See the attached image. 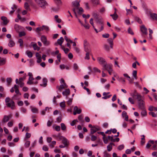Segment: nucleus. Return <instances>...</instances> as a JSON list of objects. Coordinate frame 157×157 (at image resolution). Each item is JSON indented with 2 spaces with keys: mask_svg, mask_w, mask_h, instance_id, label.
Here are the masks:
<instances>
[{
  "mask_svg": "<svg viewBox=\"0 0 157 157\" xmlns=\"http://www.w3.org/2000/svg\"><path fill=\"white\" fill-rule=\"evenodd\" d=\"M33 42H32L31 43V44L32 45V46L34 50H37V51H39L40 49V48L38 47L37 44L36 43L33 44H33Z\"/></svg>",
  "mask_w": 157,
  "mask_h": 157,
  "instance_id": "obj_20",
  "label": "nucleus"
},
{
  "mask_svg": "<svg viewBox=\"0 0 157 157\" xmlns=\"http://www.w3.org/2000/svg\"><path fill=\"white\" fill-rule=\"evenodd\" d=\"M60 106L62 108H64L65 107V104L64 101L60 103Z\"/></svg>",
  "mask_w": 157,
  "mask_h": 157,
  "instance_id": "obj_60",
  "label": "nucleus"
},
{
  "mask_svg": "<svg viewBox=\"0 0 157 157\" xmlns=\"http://www.w3.org/2000/svg\"><path fill=\"white\" fill-rule=\"evenodd\" d=\"M36 141H34L31 144V147H30L29 148V150L31 151V148L33 147L36 144Z\"/></svg>",
  "mask_w": 157,
  "mask_h": 157,
  "instance_id": "obj_50",
  "label": "nucleus"
},
{
  "mask_svg": "<svg viewBox=\"0 0 157 157\" xmlns=\"http://www.w3.org/2000/svg\"><path fill=\"white\" fill-rule=\"evenodd\" d=\"M133 77L136 79H137V71H133L132 73Z\"/></svg>",
  "mask_w": 157,
  "mask_h": 157,
  "instance_id": "obj_37",
  "label": "nucleus"
},
{
  "mask_svg": "<svg viewBox=\"0 0 157 157\" xmlns=\"http://www.w3.org/2000/svg\"><path fill=\"white\" fill-rule=\"evenodd\" d=\"M103 48L104 49L108 52H109L110 51V46H109L108 45L106 44H105L103 46Z\"/></svg>",
  "mask_w": 157,
  "mask_h": 157,
  "instance_id": "obj_23",
  "label": "nucleus"
},
{
  "mask_svg": "<svg viewBox=\"0 0 157 157\" xmlns=\"http://www.w3.org/2000/svg\"><path fill=\"white\" fill-rule=\"evenodd\" d=\"M113 40L112 38H109L107 40V41L110 44V47L112 49L113 48Z\"/></svg>",
  "mask_w": 157,
  "mask_h": 157,
  "instance_id": "obj_18",
  "label": "nucleus"
},
{
  "mask_svg": "<svg viewBox=\"0 0 157 157\" xmlns=\"http://www.w3.org/2000/svg\"><path fill=\"white\" fill-rule=\"evenodd\" d=\"M47 80L46 78H43L42 79V83L40 84V86L43 87H45L47 85Z\"/></svg>",
  "mask_w": 157,
  "mask_h": 157,
  "instance_id": "obj_13",
  "label": "nucleus"
},
{
  "mask_svg": "<svg viewBox=\"0 0 157 157\" xmlns=\"http://www.w3.org/2000/svg\"><path fill=\"white\" fill-rule=\"evenodd\" d=\"M139 93H137L136 90H135L134 91V92L131 94V95L133 97V98H135V97H136L137 95Z\"/></svg>",
  "mask_w": 157,
  "mask_h": 157,
  "instance_id": "obj_26",
  "label": "nucleus"
},
{
  "mask_svg": "<svg viewBox=\"0 0 157 157\" xmlns=\"http://www.w3.org/2000/svg\"><path fill=\"white\" fill-rule=\"evenodd\" d=\"M59 67H60V68L62 70L64 69L65 67L67 69H68V67H65V65L64 64L60 65L59 66Z\"/></svg>",
  "mask_w": 157,
  "mask_h": 157,
  "instance_id": "obj_56",
  "label": "nucleus"
},
{
  "mask_svg": "<svg viewBox=\"0 0 157 157\" xmlns=\"http://www.w3.org/2000/svg\"><path fill=\"white\" fill-rule=\"evenodd\" d=\"M90 52H86V56L85 57V59H90L89 54Z\"/></svg>",
  "mask_w": 157,
  "mask_h": 157,
  "instance_id": "obj_46",
  "label": "nucleus"
},
{
  "mask_svg": "<svg viewBox=\"0 0 157 157\" xmlns=\"http://www.w3.org/2000/svg\"><path fill=\"white\" fill-rule=\"evenodd\" d=\"M25 35L26 33L25 32L22 31L19 33V36L20 37H21L25 36Z\"/></svg>",
  "mask_w": 157,
  "mask_h": 157,
  "instance_id": "obj_52",
  "label": "nucleus"
},
{
  "mask_svg": "<svg viewBox=\"0 0 157 157\" xmlns=\"http://www.w3.org/2000/svg\"><path fill=\"white\" fill-rule=\"evenodd\" d=\"M56 141H52V143L49 144V146L53 148L54 147V145L56 144Z\"/></svg>",
  "mask_w": 157,
  "mask_h": 157,
  "instance_id": "obj_48",
  "label": "nucleus"
},
{
  "mask_svg": "<svg viewBox=\"0 0 157 157\" xmlns=\"http://www.w3.org/2000/svg\"><path fill=\"white\" fill-rule=\"evenodd\" d=\"M27 75L26 74H25L23 77L20 78H19V82H22L24 81L26 78Z\"/></svg>",
  "mask_w": 157,
  "mask_h": 157,
  "instance_id": "obj_40",
  "label": "nucleus"
},
{
  "mask_svg": "<svg viewBox=\"0 0 157 157\" xmlns=\"http://www.w3.org/2000/svg\"><path fill=\"white\" fill-rule=\"evenodd\" d=\"M43 30L42 27H38L36 28V32L38 33L39 32Z\"/></svg>",
  "mask_w": 157,
  "mask_h": 157,
  "instance_id": "obj_51",
  "label": "nucleus"
},
{
  "mask_svg": "<svg viewBox=\"0 0 157 157\" xmlns=\"http://www.w3.org/2000/svg\"><path fill=\"white\" fill-rule=\"evenodd\" d=\"M25 53L30 58L32 57L33 56V53L30 51H27Z\"/></svg>",
  "mask_w": 157,
  "mask_h": 157,
  "instance_id": "obj_25",
  "label": "nucleus"
},
{
  "mask_svg": "<svg viewBox=\"0 0 157 157\" xmlns=\"http://www.w3.org/2000/svg\"><path fill=\"white\" fill-rule=\"evenodd\" d=\"M83 47L84 50L86 52H91L90 44L86 40H85L83 41Z\"/></svg>",
  "mask_w": 157,
  "mask_h": 157,
  "instance_id": "obj_2",
  "label": "nucleus"
},
{
  "mask_svg": "<svg viewBox=\"0 0 157 157\" xmlns=\"http://www.w3.org/2000/svg\"><path fill=\"white\" fill-rule=\"evenodd\" d=\"M73 68L75 70H77L78 68V65L76 63H75L73 65Z\"/></svg>",
  "mask_w": 157,
  "mask_h": 157,
  "instance_id": "obj_63",
  "label": "nucleus"
},
{
  "mask_svg": "<svg viewBox=\"0 0 157 157\" xmlns=\"http://www.w3.org/2000/svg\"><path fill=\"white\" fill-rule=\"evenodd\" d=\"M78 119L79 121L81 123H83L84 121L82 115H79L78 117Z\"/></svg>",
  "mask_w": 157,
  "mask_h": 157,
  "instance_id": "obj_38",
  "label": "nucleus"
},
{
  "mask_svg": "<svg viewBox=\"0 0 157 157\" xmlns=\"http://www.w3.org/2000/svg\"><path fill=\"white\" fill-rule=\"evenodd\" d=\"M150 115H151L152 116L154 117H156V114L154 112H150L149 113Z\"/></svg>",
  "mask_w": 157,
  "mask_h": 157,
  "instance_id": "obj_59",
  "label": "nucleus"
},
{
  "mask_svg": "<svg viewBox=\"0 0 157 157\" xmlns=\"http://www.w3.org/2000/svg\"><path fill=\"white\" fill-rule=\"evenodd\" d=\"M150 14L151 17L153 19L157 21V14L155 13H150Z\"/></svg>",
  "mask_w": 157,
  "mask_h": 157,
  "instance_id": "obj_16",
  "label": "nucleus"
},
{
  "mask_svg": "<svg viewBox=\"0 0 157 157\" xmlns=\"http://www.w3.org/2000/svg\"><path fill=\"white\" fill-rule=\"evenodd\" d=\"M60 83L61 84L59 86H57V88L58 89L61 91L62 89H64L68 87V86L67 85L66 83L65 82L64 80L63 79H61L60 80Z\"/></svg>",
  "mask_w": 157,
  "mask_h": 157,
  "instance_id": "obj_4",
  "label": "nucleus"
},
{
  "mask_svg": "<svg viewBox=\"0 0 157 157\" xmlns=\"http://www.w3.org/2000/svg\"><path fill=\"white\" fill-rule=\"evenodd\" d=\"M32 108L31 111L33 113H37L38 111V109L36 108H32V107H31Z\"/></svg>",
  "mask_w": 157,
  "mask_h": 157,
  "instance_id": "obj_41",
  "label": "nucleus"
},
{
  "mask_svg": "<svg viewBox=\"0 0 157 157\" xmlns=\"http://www.w3.org/2000/svg\"><path fill=\"white\" fill-rule=\"evenodd\" d=\"M128 101L132 104H134V101L132 98H128Z\"/></svg>",
  "mask_w": 157,
  "mask_h": 157,
  "instance_id": "obj_61",
  "label": "nucleus"
},
{
  "mask_svg": "<svg viewBox=\"0 0 157 157\" xmlns=\"http://www.w3.org/2000/svg\"><path fill=\"white\" fill-rule=\"evenodd\" d=\"M142 96L139 94L136 97V98L137 99L138 102L140 101H143L142 99Z\"/></svg>",
  "mask_w": 157,
  "mask_h": 157,
  "instance_id": "obj_31",
  "label": "nucleus"
},
{
  "mask_svg": "<svg viewBox=\"0 0 157 157\" xmlns=\"http://www.w3.org/2000/svg\"><path fill=\"white\" fill-rule=\"evenodd\" d=\"M140 29L141 32L143 34L147 35V29L144 25H143L140 26Z\"/></svg>",
  "mask_w": 157,
  "mask_h": 157,
  "instance_id": "obj_11",
  "label": "nucleus"
},
{
  "mask_svg": "<svg viewBox=\"0 0 157 157\" xmlns=\"http://www.w3.org/2000/svg\"><path fill=\"white\" fill-rule=\"evenodd\" d=\"M36 3L40 7L44 8L47 5V3L44 0H34Z\"/></svg>",
  "mask_w": 157,
  "mask_h": 157,
  "instance_id": "obj_3",
  "label": "nucleus"
},
{
  "mask_svg": "<svg viewBox=\"0 0 157 157\" xmlns=\"http://www.w3.org/2000/svg\"><path fill=\"white\" fill-rule=\"evenodd\" d=\"M92 3L94 5H97L99 4V0H91Z\"/></svg>",
  "mask_w": 157,
  "mask_h": 157,
  "instance_id": "obj_33",
  "label": "nucleus"
},
{
  "mask_svg": "<svg viewBox=\"0 0 157 157\" xmlns=\"http://www.w3.org/2000/svg\"><path fill=\"white\" fill-rule=\"evenodd\" d=\"M64 40V39L63 37H61L59 39L57 40V43L60 46H62V44Z\"/></svg>",
  "mask_w": 157,
  "mask_h": 157,
  "instance_id": "obj_22",
  "label": "nucleus"
},
{
  "mask_svg": "<svg viewBox=\"0 0 157 157\" xmlns=\"http://www.w3.org/2000/svg\"><path fill=\"white\" fill-rule=\"evenodd\" d=\"M40 40L41 41L45 46H48L50 45V42L47 40L46 37L44 36H42L41 37Z\"/></svg>",
  "mask_w": 157,
  "mask_h": 157,
  "instance_id": "obj_5",
  "label": "nucleus"
},
{
  "mask_svg": "<svg viewBox=\"0 0 157 157\" xmlns=\"http://www.w3.org/2000/svg\"><path fill=\"white\" fill-rule=\"evenodd\" d=\"M110 16L112 17L114 21L116 20L117 19L118 17V16L116 12H114L113 14H110Z\"/></svg>",
  "mask_w": 157,
  "mask_h": 157,
  "instance_id": "obj_19",
  "label": "nucleus"
},
{
  "mask_svg": "<svg viewBox=\"0 0 157 157\" xmlns=\"http://www.w3.org/2000/svg\"><path fill=\"white\" fill-rule=\"evenodd\" d=\"M138 105L139 108L140 109H145V103L144 100L138 102Z\"/></svg>",
  "mask_w": 157,
  "mask_h": 157,
  "instance_id": "obj_8",
  "label": "nucleus"
},
{
  "mask_svg": "<svg viewBox=\"0 0 157 157\" xmlns=\"http://www.w3.org/2000/svg\"><path fill=\"white\" fill-rule=\"evenodd\" d=\"M97 139V137L94 135H92L91 136V139L92 141H94Z\"/></svg>",
  "mask_w": 157,
  "mask_h": 157,
  "instance_id": "obj_62",
  "label": "nucleus"
},
{
  "mask_svg": "<svg viewBox=\"0 0 157 157\" xmlns=\"http://www.w3.org/2000/svg\"><path fill=\"white\" fill-rule=\"evenodd\" d=\"M72 10L74 12L76 17L77 18V13L79 15H81L84 12L83 8L79 6L77 8H73Z\"/></svg>",
  "mask_w": 157,
  "mask_h": 157,
  "instance_id": "obj_1",
  "label": "nucleus"
},
{
  "mask_svg": "<svg viewBox=\"0 0 157 157\" xmlns=\"http://www.w3.org/2000/svg\"><path fill=\"white\" fill-rule=\"evenodd\" d=\"M117 79L119 82L121 81L123 83H124L125 82L124 79L122 77L119 78V77H118Z\"/></svg>",
  "mask_w": 157,
  "mask_h": 157,
  "instance_id": "obj_45",
  "label": "nucleus"
},
{
  "mask_svg": "<svg viewBox=\"0 0 157 157\" xmlns=\"http://www.w3.org/2000/svg\"><path fill=\"white\" fill-rule=\"evenodd\" d=\"M62 121V117L61 116H59L58 117L56 118V122H57L58 123H60Z\"/></svg>",
  "mask_w": 157,
  "mask_h": 157,
  "instance_id": "obj_53",
  "label": "nucleus"
},
{
  "mask_svg": "<svg viewBox=\"0 0 157 157\" xmlns=\"http://www.w3.org/2000/svg\"><path fill=\"white\" fill-rule=\"evenodd\" d=\"M150 143L153 144H154V141L150 140L148 141V143L147 144L146 146V147L147 148H149L151 146V145L149 144Z\"/></svg>",
  "mask_w": 157,
  "mask_h": 157,
  "instance_id": "obj_28",
  "label": "nucleus"
},
{
  "mask_svg": "<svg viewBox=\"0 0 157 157\" xmlns=\"http://www.w3.org/2000/svg\"><path fill=\"white\" fill-rule=\"evenodd\" d=\"M6 105L8 107H10L12 109H13L15 108L14 102L13 100H11L10 101V102L8 103Z\"/></svg>",
  "mask_w": 157,
  "mask_h": 157,
  "instance_id": "obj_12",
  "label": "nucleus"
},
{
  "mask_svg": "<svg viewBox=\"0 0 157 157\" xmlns=\"http://www.w3.org/2000/svg\"><path fill=\"white\" fill-rule=\"evenodd\" d=\"M30 145V142L29 141H27L25 144V146L26 148L29 147Z\"/></svg>",
  "mask_w": 157,
  "mask_h": 157,
  "instance_id": "obj_43",
  "label": "nucleus"
},
{
  "mask_svg": "<svg viewBox=\"0 0 157 157\" xmlns=\"http://www.w3.org/2000/svg\"><path fill=\"white\" fill-rule=\"evenodd\" d=\"M112 145L114 146V144L112 143H110L109 144L107 147V150L108 151H110L112 149Z\"/></svg>",
  "mask_w": 157,
  "mask_h": 157,
  "instance_id": "obj_21",
  "label": "nucleus"
},
{
  "mask_svg": "<svg viewBox=\"0 0 157 157\" xmlns=\"http://www.w3.org/2000/svg\"><path fill=\"white\" fill-rule=\"evenodd\" d=\"M15 43L14 42L11 40H10L8 43V46L10 47H12L14 46Z\"/></svg>",
  "mask_w": 157,
  "mask_h": 157,
  "instance_id": "obj_24",
  "label": "nucleus"
},
{
  "mask_svg": "<svg viewBox=\"0 0 157 157\" xmlns=\"http://www.w3.org/2000/svg\"><path fill=\"white\" fill-rule=\"evenodd\" d=\"M102 69L103 70H107V71L113 70L112 68V65L111 64H107V63L104 65Z\"/></svg>",
  "mask_w": 157,
  "mask_h": 157,
  "instance_id": "obj_7",
  "label": "nucleus"
},
{
  "mask_svg": "<svg viewBox=\"0 0 157 157\" xmlns=\"http://www.w3.org/2000/svg\"><path fill=\"white\" fill-rule=\"evenodd\" d=\"M103 141L104 143L105 144H107L108 143V139H107L105 136L104 137H103Z\"/></svg>",
  "mask_w": 157,
  "mask_h": 157,
  "instance_id": "obj_58",
  "label": "nucleus"
},
{
  "mask_svg": "<svg viewBox=\"0 0 157 157\" xmlns=\"http://www.w3.org/2000/svg\"><path fill=\"white\" fill-rule=\"evenodd\" d=\"M12 81V80L10 78H8L6 79V82H7L8 85H9L10 84L11 82Z\"/></svg>",
  "mask_w": 157,
  "mask_h": 157,
  "instance_id": "obj_49",
  "label": "nucleus"
},
{
  "mask_svg": "<svg viewBox=\"0 0 157 157\" xmlns=\"http://www.w3.org/2000/svg\"><path fill=\"white\" fill-rule=\"evenodd\" d=\"M128 31L129 33L131 34L132 35H134V33L130 27L128 28Z\"/></svg>",
  "mask_w": 157,
  "mask_h": 157,
  "instance_id": "obj_54",
  "label": "nucleus"
},
{
  "mask_svg": "<svg viewBox=\"0 0 157 157\" xmlns=\"http://www.w3.org/2000/svg\"><path fill=\"white\" fill-rule=\"evenodd\" d=\"M9 119L7 116L5 115L4 116L2 122L4 123H6L8 121Z\"/></svg>",
  "mask_w": 157,
  "mask_h": 157,
  "instance_id": "obj_30",
  "label": "nucleus"
},
{
  "mask_svg": "<svg viewBox=\"0 0 157 157\" xmlns=\"http://www.w3.org/2000/svg\"><path fill=\"white\" fill-rule=\"evenodd\" d=\"M141 110H142L141 113V116L142 117H145L147 115V113L145 109Z\"/></svg>",
  "mask_w": 157,
  "mask_h": 157,
  "instance_id": "obj_27",
  "label": "nucleus"
},
{
  "mask_svg": "<svg viewBox=\"0 0 157 157\" xmlns=\"http://www.w3.org/2000/svg\"><path fill=\"white\" fill-rule=\"evenodd\" d=\"M100 130V128L98 126H93L92 128L90 129V133L93 134L97 131Z\"/></svg>",
  "mask_w": 157,
  "mask_h": 157,
  "instance_id": "obj_10",
  "label": "nucleus"
},
{
  "mask_svg": "<svg viewBox=\"0 0 157 157\" xmlns=\"http://www.w3.org/2000/svg\"><path fill=\"white\" fill-rule=\"evenodd\" d=\"M95 20L96 22L99 24L102 25L103 24V22L102 20V18L101 17H99L98 18V19H96Z\"/></svg>",
  "mask_w": 157,
  "mask_h": 157,
  "instance_id": "obj_17",
  "label": "nucleus"
},
{
  "mask_svg": "<svg viewBox=\"0 0 157 157\" xmlns=\"http://www.w3.org/2000/svg\"><path fill=\"white\" fill-rule=\"evenodd\" d=\"M62 49L63 50L66 54H67L69 52V49L68 48H65L63 46H61Z\"/></svg>",
  "mask_w": 157,
  "mask_h": 157,
  "instance_id": "obj_34",
  "label": "nucleus"
},
{
  "mask_svg": "<svg viewBox=\"0 0 157 157\" xmlns=\"http://www.w3.org/2000/svg\"><path fill=\"white\" fill-rule=\"evenodd\" d=\"M62 94L64 96H67L69 95V89H67L65 91L63 92Z\"/></svg>",
  "mask_w": 157,
  "mask_h": 157,
  "instance_id": "obj_29",
  "label": "nucleus"
},
{
  "mask_svg": "<svg viewBox=\"0 0 157 157\" xmlns=\"http://www.w3.org/2000/svg\"><path fill=\"white\" fill-rule=\"evenodd\" d=\"M134 19L139 24H141L142 23V21L139 17H135Z\"/></svg>",
  "mask_w": 157,
  "mask_h": 157,
  "instance_id": "obj_39",
  "label": "nucleus"
},
{
  "mask_svg": "<svg viewBox=\"0 0 157 157\" xmlns=\"http://www.w3.org/2000/svg\"><path fill=\"white\" fill-rule=\"evenodd\" d=\"M61 126L62 130H64L66 128V126L63 123H62L61 124Z\"/></svg>",
  "mask_w": 157,
  "mask_h": 157,
  "instance_id": "obj_57",
  "label": "nucleus"
},
{
  "mask_svg": "<svg viewBox=\"0 0 157 157\" xmlns=\"http://www.w3.org/2000/svg\"><path fill=\"white\" fill-rule=\"evenodd\" d=\"M28 74L29 77V80H33L34 79V78L33 77V75L32 73L29 72Z\"/></svg>",
  "mask_w": 157,
  "mask_h": 157,
  "instance_id": "obj_32",
  "label": "nucleus"
},
{
  "mask_svg": "<svg viewBox=\"0 0 157 157\" xmlns=\"http://www.w3.org/2000/svg\"><path fill=\"white\" fill-rule=\"evenodd\" d=\"M82 110L81 109H78L77 106H76L74 107L73 114L74 115H76L77 114H80Z\"/></svg>",
  "mask_w": 157,
  "mask_h": 157,
  "instance_id": "obj_9",
  "label": "nucleus"
},
{
  "mask_svg": "<svg viewBox=\"0 0 157 157\" xmlns=\"http://www.w3.org/2000/svg\"><path fill=\"white\" fill-rule=\"evenodd\" d=\"M62 143L65 146L67 145V140L65 137H63L62 138Z\"/></svg>",
  "mask_w": 157,
  "mask_h": 157,
  "instance_id": "obj_35",
  "label": "nucleus"
},
{
  "mask_svg": "<svg viewBox=\"0 0 157 157\" xmlns=\"http://www.w3.org/2000/svg\"><path fill=\"white\" fill-rule=\"evenodd\" d=\"M24 7L25 9L27 10H30L29 3L28 2H25L24 4Z\"/></svg>",
  "mask_w": 157,
  "mask_h": 157,
  "instance_id": "obj_42",
  "label": "nucleus"
},
{
  "mask_svg": "<svg viewBox=\"0 0 157 157\" xmlns=\"http://www.w3.org/2000/svg\"><path fill=\"white\" fill-rule=\"evenodd\" d=\"M124 147V145L123 144H121L118 146V147H117V149L118 150L121 151L122 149H123Z\"/></svg>",
  "mask_w": 157,
  "mask_h": 157,
  "instance_id": "obj_47",
  "label": "nucleus"
},
{
  "mask_svg": "<svg viewBox=\"0 0 157 157\" xmlns=\"http://www.w3.org/2000/svg\"><path fill=\"white\" fill-rule=\"evenodd\" d=\"M43 150L44 151H47L48 150V148L46 145H44L42 147Z\"/></svg>",
  "mask_w": 157,
  "mask_h": 157,
  "instance_id": "obj_55",
  "label": "nucleus"
},
{
  "mask_svg": "<svg viewBox=\"0 0 157 157\" xmlns=\"http://www.w3.org/2000/svg\"><path fill=\"white\" fill-rule=\"evenodd\" d=\"M111 156L109 154L107 153V152H105L104 153V157H110Z\"/></svg>",
  "mask_w": 157,
  "mask_h": 157,
  "instance_id": "obj_64",
  "label": "nucleus"
},
{
  "mask_svg": "<svg viewBox=\"0 0 157 157\" xmlns=\"http://www.w3.org/2000/svg\"><path fill=\"white\" fill-rule=\"evenodd\" d=\"M72 4L73 8H77L80 6L79 2L76 0L73 2Z\"/></svg>",
  "mask_w": 157,
  "mask_h": 157,
  "instance_id": "obj_14",
  "label": "nucleus"
},
{
  "mask_svg": "<svg viewBox=\"0 0 157 157\" xmlns=\"http://www.w3.org/2000/svg\"><path fill=\"white\" fill-rule=\"evenodd\" d=\"M43 30H45L46 31H48L49 30V27L46 25H43L42 26Z\"/></svg>",
  "mask_w": 157,
  "mask_h": 157,
  "instance_id": "obj_44",
  "label": "nucleus"
},
{
  "mask_svg": "<svg viewBox=\"0 0 157 157\" xmlns=\"http://www.w3.org/2000/svg\"><path fill=\"white\" fill-rule=\"evenodd\" d=\"M97 60L99 64L102 65L103 66L107 63L105 59L101 57H97Z\"/></svg>",
  "mask_w": 157,
  "mask_h": 157,
  "instance_id": "obj_6",
  "label": "nucleus"
},
{
  "mask_svg": "<svg viewBox=\"0 0 157 157\" xmlns=\"http://www.w3.org/2000/svg\"><path fill=\"white\" fill-rule=\"evenodd\" d=\"M2 20L3 21V23L4 25H6L9 22V21L7 20L6 17L4 16H2L1 17Z\"/></svg>",
  "mask_w": 157,
  "mask_h": 157,
  "instance_id": "obj_15",
  "label": "nucleus"
},
{
  "mask_svg": "<svg viewBox=\"0 0 157 157\" xmlns=\"http://www.w3.org/2000/svg\"><path fill=\"white\" fill-rule=\"evenodd\" d=\"M18 42L20 44V46L21 48H22L23 45V41L21 39H20L18 40Z\"/></svg>",
  "mask_w": 157,
  "mask_h": 157,
  "instance_id": "obj_36",
  "label": "nucleus"
}]
</instances>
